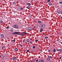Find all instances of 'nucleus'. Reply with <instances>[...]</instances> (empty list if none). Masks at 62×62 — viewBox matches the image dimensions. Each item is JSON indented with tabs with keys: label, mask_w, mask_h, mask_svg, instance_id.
I'll use <instances>...</instances> for the list:
<instances>
[{
	"label": "nucleus",
	"mask_w": 62,
	"mask_h": 62,
	"mask_svg": "<svg viewBox=\"0 0 62 62\" xmlns=\"http://www.w3.org/2000/svg\"><path fill=\"white\" fill-rule=\"evenodd\" d=\"M27 5L28 6H30L31 5V4L30 3H28Z\"/></svg>",
	"instance_id": "nucleus-11"
},
{
	"label": "nucleus",
	"mask_w": 62,
	"mask_h": 62,
	"mask_svg": "<svg viewBox=\"0 0 62 62\" xmlns=\"http://www.w3.org/2000/svg\"><path fill=\"white\" fill-rule=\"evenodd\" d=\"M29 51L28 50H27V52H29Z\"/></svg>",
	"instance_id": "nucleus-38"
},
{
	"label": "nucleus",
	"mask_w": 62,
	"mask_h": 62,
	"mask_svg": "<svg viewBox=\"0 0 62 62\" xmlns=\"http://www.w3.org/2000/svg\"><path fill=\"white\" fill-rule=\"evenodd\" d=\"M48 57L49 58H51V56H48Z\"/></svg>",
	"instance_id": "nucleus-23"
},
{
	"label": "nucleus",
	"mask_w": 62,
	"mask_h": 62,
	"mask_svg": "<svg viewBox=\"0 0 62 62\" xmlns=\"http://www.w3.org/2000/svg\"><path fill=\"white\" fill-rule=\"evenodd\" d=\"M50 59H49V58H47V61H50Z\"/></svg>",
	"instance_id": "nucleus-15"
},
{
	"label": "nucleus",
	"mask_w": 62,
	"mask_h": 62,
	"mask_svg": "<svg viewBox=\"0 0 62 62\" xmlns=\"http://www.w3.org/2000/svg\"><path fill=\"white\" fill-rule=\"evenodd\" d=\"M38 41V40H35V41L37 42V41Z\"/></svg>",
	"instance_id": "nucleus-34"
},
{
	"label": "nucleus",
	"mask_w": 62,
	"mask_h": 62,
	"mask_svg": "<svg viewBox=\"0 0 62 62\" xmlns=\"http://www.w3.org/2000/svg\"><path fill=\"white\" fill-rule=\"evenodd\" d=\"M1 37L2 38H3L4 37V35L3 34H1Z\"/></svg>",
	"instance_id": "nucleus-5"
},
{
	"label": "nucleus",
	"mask_w": 62,
	"mask_h": 62,
	"mask_svg": "<svg viewBox=\"0 0 62 62\" xmlns=\"http://www.w3.org/2000/svg\"><path fill=\"white\" fill-rule=\"evenodd\" d=\"M14 13L15 14L16 13L17 14H18L17 11H14Z\"/></svg>",
	"instance_id": "nucleus-18"
},
{
	"label": "nucleus",
	"mask_w": 62,
	"mask_h": 62,
	"mask_svg": "<svg viewBox=\"0 0 62 62\" xmlns=\"http://www.w3.org/2000/svg\"><path fill=\"white\" fill-rule=\"evenodd\" d=\"M33 62H35V61L34 60H33Z\"/></svg>",
	"instance_id": "nucleus-43"
},
{
	"label": "nucleus",
	"mask_w": 62,
	"mask_h": 62,
	"mask_svg": "<svg viewBox=\"0 0 62 62\" xmlns=\"http://www.w3.org/2000/svg\"><path fill=\"white\" fill-rule=\"evenodd\" d=\"M56 51V50L55 49H54V50H53V52H55Z\"/></svg>",
	"instance_id": "nucleus-20"
},
{
	"label": "nucleus",
	"mask_w": 62,
	"mask_h": 62,
	"mask_svg": "<svg viewBox=\"0 0 62 62\" xmlns=\"http://www.w3.org/2000/svg\"><path fill=\"white\" fill-rule=\"evenodd\" d=\"M39 62H45L44 60H39Z\"/></svg>",
	"instance_id": "nucleus-7"
},
{
	"label": "nucleus",
	"mask_w": 62,
	"mask_h": 62,
	"mask_svg": "<svg viewBox=\"0 0 62 62\" xmlns=\"http://www.w3.org/2000/svg\"><path fill=\"white\" fill-rule=\"evenodd\" d=\"M40 32H42V31L43 30V29H40Z\"/></svg>",
	"instance_id": "nucleus-10"
},
{
	"label": "nucleus",
	"mask_w": 62,
	"mask_h": 62,
	"mask_svg": "<svg viewBox=\"0 0 62 62\" xmlns=\"http://www.w3.org/2000/svg\"><path fill=\"white\" fill-rule=\"evenodd\" d=\"M20 32H13L12 33L14 35H20Z\"/></svg>",
	"instance_id": "nucleus-1"
},
{
	"label": "nucleus",
	"mask_w": 62,
	"mask_h": 62,
	"mask_svg": "<svg viewBox=\"0 0 62 62\" xmlns=\"http://www.w3.org/2000/svg\"><path fill=\"white\" fill-rule=\"evenodd\" d=\"M61 14H62V11H61Z\"/></svg>",
	"instance_id": "nucleus-47"
},
{
	"label": "nucleus",
	"mask_w": 62,
	"mask_h": 62,
	"mask_svg": "<svg viewBox=\"0 0 62 62\" xmlns=\"http://www.w3.org/2000/svg\"><path fill=\"white\" fill-rule=\"evenodd\" d=\"M11 31H13L14 30L12 29H11Z\"/></svg>",
	"instance_id": "nucleus-31"
},
{
	"label": "nucleus",
	"mask_w": 62,
	"mask_h": 62,
	"mask_svg": "<svg viewBox=\"0 0 62 62\" xmlns=\"http://www.w3.org/2000/svg\"><path fill=\"white\" fill-rule=\"evenodd\" d=\"M5 48V46H3V47H2V49H3L4 48Z\"/></svg>",
	"instance_id": "nucleus-25"
},
{
	"label": "nucleus",
	"mask_w": 62,
	"mask_h": 62,
	"mask_svg": "<svg viewBox=\"0 0 62 62\" xmlns=\"http://www.w3.org/2000/svg\"><path fill=\"white\" fill-rule=\"evenodd\" d=\"M6 29H9V27H6Z\"/></svg>",
	"instance_id": "nucleus-41"
},
{
	"label": "nucleus",
	"mask_w": 62,
	"mask_h": 62,
	"mask_svg": "<svg viewBox=\"0 0 62 62\" xmlns=\"http://www.w3.org/2000/svg\"><path fill=\"white\" fill-rule=\"evenodd\" d=\"M30 8V7L29 6H28L27 7V8L28 9H29Z\"/></svg>",
	"instance_id": "nucleus-19"
},
{
	"label": "nucleus",
	"mask_w": 62,
	"mask_h": 62,
	"mask_svg": "<svg viewBox=\"0 0 62 62\" xmlns=\"http://www.w3.org/2000/svg\"><path fill=\"white\" fill-rule=\"evenodd\" d=\"M20 9L21 10H23V8H21Z\"/></svg>",
	"instance_id": "nucleus-27"
},
{
	"label": "nucleus",
	"mask_w": 62,
	"mask_h": 62,
	"mask_svg": "<svg viewBox=\"0 0 62 62\" xmlns=\"http://www.w3.org/2000/svg\"><path fill=\"white\" fill-rule=\"evenodd\" d=\"M38 60H36V62H38Z\"/></svg>",
	"instance_id": "nucleus-39"
},
{
	"label": "nucleus",
	"mask_w": 62,
	"mask_h": 62,
	"mask_svg": "<svg viewBox=\"0 0 62 62\" xmlns=\"http://www.w3.org/2000/svg\"><path fill=\"white\" fill-rule=\"evenodd\" d=\"M20 35L21 36H24V34L22 35V34L21 33L20 34Z\"/></svg>",
	"instance_id": "nucleus-14"
},
{
	"label": "nucleus",
	"mask_w": 62,
	"mask_h": 62,
	"mask_svg": "<svg viewBox=\"0 0 62 62\" xmlns=\"http://www.w3.org/2000/svg\"><path fill=\"white\" fill-rule=\"evenodd\" d=\"M25 42V40H23V43Z\"/></svg>",
	"instance_id": "nucleus-33"
},
{
	"label": "nucleus",
	"mask_w": 62,
	"mask_h": 62,
	"mask_svg": "<svg viewBox=\"0 0 62 62\" xmlns=\"http://www.w3.org/2000/svg\"><path fill=\"white\" fill-rule=\"evenodd\" d=\"M56 50L57 51H59L60 53H61L62 52V50L61 49H59L58 48H57Z\"/></svg>",
	"instance_id": "nucleus-3"
},
{
	"label": "nucleus",
	"mask_w": 62,
	"mask_h": 62,
	"mask_svg": "<svg viewBox=\"0 0 62 62\" xmlns=\"http://www.w3.org/2000/svg\"><path fill=\"white\" fill-rule=\"evenodd\" d=\"M48 52H50V50H48Z\"/></svg>",
	"instance_id": "nucleus-37"
},
{
	"label": "nucleus",
	"mask_w": 62,
	"mask_h": 62,
	"mask_svg": "<svg viewBox=\"0 0 62 62\" xmlns=\"http://www.w3.org/2000/svg\"><path fill=\"white\" fill-rule=\"evenodd\" d=\"M33 27L34 28H35V26H34Z\"/></svg>",
	"instance_id": "nucleus-46"
},
{
	"label": "nucleus",
	"mask_w": 62,
	"mask_h": 62,
	"mask_svg": "<svg viewBox=\"0 0 62 62\" xmlns=\"http://www.w3.org/2000/svg\"><path fill=\"white\" fill-rule=\"evenodd\" d=\"M50 1V0H47V2H49Z\"/></svg>",
	"instance_id": "nucleus-32"
},
{
	"label": "nucleus",
	"mask_w": 62,
	"mask_h": 62,
	"mask_svg": "<svg viewBox=\"0 0 62 62\" xmlns=\"http://www.w3.org/2000/svg\"><path fill=\"white\" fill-rule=\"evenodd\" d=\"M29 18L31 17L32 16L31 15H30L29 16Z\"/></svg>",
	"instance_id": "nucleus-17"
},
{
	"label": "nucleus",
	"mask_w": 62,
	"mask_h": 62,
	"mask_svg": "<svg viewBox=\"0 0 62 62\" xmlns=\"http://www.w3.org/2000/svg\"><path fill=\"white\" fill-rule=\"evenodd\" d=\"M61 19H62V17H61Z\"/></svg>",
	"instance_id": "nucleus-49"
},
{
	"label": "nucleus",
	"mask_w": 62,
	"mask_h": 62,
	"mask_svg": "<svg viewBox=\"0 0 62 62\" xmlns=\"http://www.w3.org/2000/svg\"><path fill=\"white\" fill-rule=\"evenodd\" d=\"M62 59L61 57H60V59Z\"/></svg>",
	"instance_id": "nucleus-44"
},
{
	"label": "nucleus",
	"mask_w": 62,
	"mask_h": 62,
	"mask_svg": "<svg viewBox=\"0 0 62 62\" xmlns=\"http://www.w3.org/2000/svg\"><path fill=\"white\" fill-rule=\"evenodd\" d=\"M12 59L13 61H16V60L17 59L16 58H14V57H13Z\"/></svg>",
	"instance_id": "nucleus-6"
},
{
	"label": "nucleus",
	"mask_w": 62,
	"mask_h": 62,
	"mask_svg": "<svg viewBox=\"0 0 62 62\" xmlns=\"http://www.w3.org/2000/svg\"><path fill=\"white\" fill-rule=\"evenodd\" d=\"M58 14H60V12L59 11H58Z\"/></svg>",
	"instance_id": "nucleus-30"
},
{
	"label": "nucleus",
	"mask_w": 62,
	"mask_h": 62,
	"mask_svg": "<svg viewBox=\"0 0 62 62\" xmlns=\"http://www.w3.org/2000/svg\"><path fill=\"white\" fill-rule=\"evenodd\" d=\"M57 41H59V40H57Z\"/></svg>",
	"instance_id": "nucleus-42"
},
{
	"label": "nucleus",
	"mask_w": 62,
	"mask_h": 62,
	"mask_svg": "<svg viewBox=\"0 0 62 62\" xmlns=\"http://www.w3.org/2000/svg\"><path fill=\"white\" fill-rule=\"evenodd\" d=\"M45 27V25L43 24H40L39 25V27L41 28H43Z\"/></svg>",
	"instance_id": "nucleus-2"
},
{
	"label": "nucleus",
	"mask_w": 62,
	"mask_h": 62,
	"mask_svg": "<svg viewBox=\"0 0 62 62\" xmlns=\"http://www.w3.org/2000/svg\"><path fill=\"white\" fill-rule=\"evenodd\" d=\"M15 50L16 51H17L18 50V49L17 48H15Z\"/></svg>",
	"instance_id": "nucleus-13"
},
{
	"label": "nucleus",
	"mask_w": 62,
	"mask_h": 62,
	"mask_svg": "<svg viewBox=\"0 0 62 62\" xmlns=\"http://www.w3.org/2000/svg\"><path fill=\"white\" fill-rule=\"evenodd\" d=\"M20 46H21V47H22L23 46H22V45H20Z\"/></svg>",
	"instance_id": "nucleus-40"
},
{
	"label": "nucleus",
	"mask_w": 62,
	"mask_h": 62,
	"mask_svg": "<svg viewBox=\"0 0 62 62\" xmlns=\"http://www.w3.org/2000/svg\"><path fill=\"white\" fill-rule=\"evenodd\" d=\"M13 27L16 29H17L18 28V26L17 25H14Z\"/></svg>",
	"instance_id": "nucleus-4"
},
{
	"label": "nucleus",
	"mask_w": 62,
	"mask_h": 62,
	"mask_svg": "<svg viewBox=\"0 0 62 62\" xmlns=\"http://www.w3.org/2000/svg\"><path fill=\"white\" fill-rule=\"evenodd\" d=\"M16 15L17 16V14H16Z\"/></svg>",
	"instance_id": "nucleus-52"
},
{
	"label": "nucleus",
	"mask_w": 62,
	"mask_h": 62,
	"mask_svg": "<svg viewBox=\"0 0 62 62\" xmlns=\"http://www.w3.org/2000/svg\"><path fill=\"white\" fill-rule=\"evenodd\" d=\"M41 22H41L40 21H38V23H41Z\"/></svg>",
	"instance_id": "nucleus-16"
},
{
	"label": "nucleus",
	"mask_w": 62,
	"mask_h": 62,
	"mask_svg": "<svg viewBox=\"0 0 62 62\" xmlns=\"http://www.w3.org/2000/svg\"><path fill=\"white\" fill-rule=\"evenodd\" d=\"M22 33H23L24 34H27V32H22Z\"/></svg>",
	"instance_id": "nucleus-22"
},
{
	"label": "nucleus",
	"mask_w": 62,
	"mask_h": 62,
	"mask_svg": "<svg viewBox=\"0 0 62 62\" xmlns=\"http://www.w3.org/2000/svg\"><path fill=\"white\" fill-rule=\"evenodd\" d=\"M28 30H32V28L31 27H29L28 29Z\"/></svg>",
	"instance_id": "nucleus-8"
},
{
	"label": "nucleus",
	"mask_w": 62,
	"mask_h": 62,
	"mask_svg": "<svg viewBox=\"0 0 62 62\" xmlns=\"http://www.w3.org/2000/svg\"><path fill=\"white\" fill-rule=\"evenodd\" d=\"M61 44H62V42H61Z\"/></svg>",
	"instance_id": "nucleus-50"
},
{
	"label": "nucleus",
	"mask_w": 62,
	"mask_h": 62,
	"mask_svg": "<svg viewBox=\"0 0 62 62\" xmlns=\"http://www.w3.org/2000/svg\"><path fill=\"white\" fill-rule=\"evenodd\" d=\"M27 42H28V43H29V41H27Z\"/></svg>",
	"instance_id": "nucleus-36"
},
{
	"label": "nucleus",
	"mask_w": 62,
	"mask_h": 62,
	"mask_svg": "<svg viewBox=\"0 0 62 62\" xmlns=\"http://www.w3.org/2000/svg\"><path fill=\"white\" fill-rule=\"evenodd\" d=\"M32 61H30V62H32Z\"/></svg>",
	"instance_id": "nucleus-48"
},
{
	"label": "nucleus",
	"mask_w": 62,
	"mask_h": 62,
	"mask_svg": "<svg viewBox=\"0 0 62 62\" xmlns=\"http://www.w3.org/2000/svg\"><path fill=\"white\" fill-rule=\"evenodd\" d=\"M13 4H16V2L15 1V2H13Z\"/></svg>",
	"instance_id": "nucleus-12"
},
{
	"label": "nucleus",
	"mask_w": 62,
	"mask_h": 62,
	"mask_svg": "<svg viewBox=\"0 0 62 62\" xmlns=\"http://www.w3.org/2000/svg\"><path fill=\"white\" fill-rule=\"evenodd\" d=\"M2 57H3V58H4V57H5V56H2Z\"/></svg>",
	"instance_id": "nucleus-45"
},
{
	"label": "nucleus",
	"mask_w": 62,
	"mask_h": 62,
	"mask_svg": "<svg viewBox=\"0 0 62 62\" xmlns=\"http://www.w3.org/2000/svg\"><path fill=\"white\" fill-rule=\"evenodd\" d=\"M3 22V21H2V20H0V23H2Z\"/></svg>",
	"instance_id": "nucleus-21"
},
{
	"label": "nucleus",
	"mask_w": 62,
	"mask_h": 62,
	"mask_svg": "<svg viewBox=\"0 0 62 62\" xmlns=\"http://www.w3.org/2000/svg\"><path fill=\"white\" fill-rule=\"evenodd\" d=\"M48 4L49 5L51 6L52 5V4L51 3H48Z\"/></svg>",
	"instance_id": "nucleus-9"
},
{
	"label": "nucleus",
	"mask_w": 62,
	"mask_h": 62,
	"mask_svg": "<svg viewBox=\"0 0 62 62\" xmlns=\"http://www.w3.org/2000/svg\"><path fill=\"white\" fill-rule=\"evenodd\" d=\"M35 46H33V47H32V48L33 49H35Z\"/></svg>",
	"instance_id": "nucleus-24"
},
{
	"label": "nucleus",
	"mask_w": 62,
	"mask_h": 62,
	"mask_svg": "<svg viewBox=\"0 0 62 62\" xmlns=\"http://www.w3.org/2000/svg\"><path fill=\"white\" fill-rule=\"evenodd\" d=\"M59 3H60V4H62V1H61Z\"/></svg>",
	"instance_id": "nucleus-29"
},
{
	"label": "nucleus",
	"mask_w": 62,
	"mask_h": 62,
	"mask_svg": "<svg viewBox=\"0 0 62 62\" xmlns=\"http://www.w3.org/2000/svg\"><path fill=\"white\" fill-rule=\"evenodd\" d=\"M45 38V39H48V38L47 37H46Z\"/></svg>",
	"instance_id": "nucleus-26"
},
{
	"label": "nucleus",
	"mask_w": 62,
	"mask_h": 62,
	"mask_svg": "<svg viewBox=\"0 0 62 62\" xmlns=\"http://www.w3.org/2000/svg\"><path fill=\"white\" fill-rule=\"evenodd\" d=\"M31 1H33V0H31Z\"/></svg>",
	"instance_id": "nucleus-51"
},
{
	"label": "nucleus",
	"mask_w": 62,
	"mask_h": 62,
	"mask_svg": "<svg viewBox=\"0 0 62 62\" xmlns=\"http://www.w3.org/2000/svg\"><path fill=\"white\" fill-rule=\"evenodd\" d=\"M13 41L14 42H15L16 41V40L15 39H14V40H13Z\"/></svg>",
	"instance_id": "nucleus-28"
},
{
	"label": "nucleus",
	"mask_w": 62,
	"mask_h": 62,
	"mask_svg": "<svg viewBox=\"0 0 62 62\" xmlns=\"http://www.w3.org/2000/svg\"><path fill=\"white\" fill-rule=\"evenodd\" d=\"M30 42V44H31L32 43V42L31 41Z\"/></svg>",
	"instance_id": "nucleus-35"
}]
</instances>
